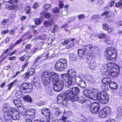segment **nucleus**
<instances>
[{
  "instance_id": "obj_52",
  "label": "nucleus",
  "mask_w": 122,
  "mask_h": 122,
  "mask_svg": "<svg viewBox=\"0 0 122 122\" xmlns=\"http://www.w3.org/2000/svg\"><path fill=\"white\" fill-rule=\"evenodd\" d=\"M106 36V34L104 33H102L99 34L98 37L102 39L105 38Z\"/></svg>"
},
{
  "instance_id": "obj_18",
  "label": "nucleus",
  "mask_w": 122,
  "mask_h": 122,
  "mask_svg": "<svg viewBox=\"0 0 122 122\" xmlns=\"http://www.w3.org/2000/svg\"><path fill=\"white\" fill-rule=\"evenodd\" d=\"M41 113L44 116L49 117L50 115V111L47 108L43 109L41 111Z\"/></svg>"
},
{
  "instance_id": "obj_22",
  "label": "nucleus",
  "mask_w": 122,
  "mask_h": 122,
  "mask_svg": "<svg viewBox=\"0 0 122 122\" xmlns=\"http://www.w3.org/2000/svg\"><path fill=\"white\" fill-rule=\"evenodd\" d=\"M100 93H99L97 94L96 95L93 94L92 97H91V99L95 100H97L99 101L100 99Z\"/></svg>"
},
{
  "instance_id": "obj_62",
  "label": "nucleus",
  "mask_w": 122,
  "mask_h": 122,
  "mask_svg": "<svg viewBox=\"0 0 122 122\" xmlns=\"http://www.w3.org/2000/svg\"><path fill=\"white\" fill-rule=\"evenodd\" d=\"M29 63V62L27 61L26 62V63L25 64L22 66V68L21 70V71H23L24 70V68L26 67Z\"/></svg>"
},
{
  "instance_id": "obj_8",
  "label": "nucleus",
  "mask_w": 122,
  "mask_h": 122,
  "mask_svg": "<svg viewBox=\"0 0 122 122\" xmlns=\"http://www.w3.org/2000/svg\"><path fill=\"white\" fill-rule=\"evenodd\" d=\"M20 114L24 116H28L29 117H30L32 118H34L35 117V111L33 109H28L24 112H21Z\"/></svg>"
},
{
  "instance_id": "obj_41",
  "label": "nucleus",
  "mask_w": 122,
  "mask_h": 122,
  "mask_svg": "<svg viewBox=\"0 0 122 122\" xmlns=\"http://www.w3.org/2000/svg\"><path fill=\"white\" fill-rule=\"evenodd\" d=\"M103 110L107 114H109L111 111V109L108 107H104Z\"/></svg>"
},
{
  "instance_id": "obj_20",
  "label": "nucleus",
  "mask_w": 122,
  "mask_h": 122,
  "mask_svg": "<svg viewBox=\"0 0 122 122\" xmlns=\"http://www.w3.org/2000/svg\"><path fill=\"white\" fill-rule=\"evenodd\" d=\"M71 90H72L75 96H76V95L80 93V90L79 88L76 87L70 88Z\"/></svg>"
},
{
  "instance_id": "obj_32",
  "label": "nucleus",
  "mask_w": 122,
  "mask_h": 122,
  "mask_svg": "<svg viewBox=\"0 0 122 122\" xmlns=\"http://www.w3.org/2000/svg\"><path fill=\"white\" fill-rule=\"evenodd\" d=\"M62 114V112L61 111H57L55 112V116L58 118H60Z\"/></svg>"
},
{
  "instance_id": "obj_19",
  "label": "nucleus",
  "mask_w": 122,
  "mask_h": 122,
  "mask_svg": "<svg viewBox=\"0 0 122 122\" xmlns=\"http://www.w3.org/2000/svg\"><path fill=\"white\" fill-rule=\"evenodd\" d=\"M104 77L102 80V82L105 84H109L111 81V78L109 76H105L104 74Z\"/></svg>"
},
{
  "instance_id": "obj_1",
  "label": "nucleus",
  "mask_w": 122,
  "mask_h": 122,
  "mask_svg": "<svg viewBox=\"0 0 122 122\" xmlns=\"http://www.w3.org/2000/svg\"><path fill=\"white\" fill-rule=\"evenodd\" d=\"M41 76L42 82L45 85H48L54 81H56V83L61 90L64 86V83L65 84V86H68L65 84V82H64V81L61 80H58L59 76L55 73L50 72L49 71H46L42 73Z\"/></svg>"
},
{
  "instance_id": "obj_15",
  "label": "nucleus",
  "mask_w": 122,
  "mask_h": 122,
  "mask_svg": "<svg viewBox=\"0 0 122 122\" xmlns=\"http://www.w3.org/2000/svg\"><path fill=\"white\" fill-rule=\"evenodd\" d=\"M63 64L59 61H57L55 64V69L57 71H61L64 70L66 67L63 66Z\"/></svg>"
},
{
  "instance_id": "obj_36",
  "label": "nucleus",
  "mask_w": 122,
  "mask_h": 122,
  "mask_svg": "<svg viewBox=\"0 0 122 122\" xmlns=\"http://www.w3.org/2000/svg\"><path fill=\"white\" fill-rule=\"evenodd\" d=\"M46 12H45H45L42 11V13L41 14V15L44 16L45 18L48 19L50 15L49 13H46Z\"/></svg>"
},
{
  "instance_id": "obj_11",
  "label": "nucleus",
  "mask_w": 122,
  "mask_h": 122,
  "mask_svg": "<svg viewBox=\"0 0 122 122\" xmlns=\"http://www.w3.org/2000/svg\"><path fill=\"white\" fill-rule=\"evenodd\" d=\"M68 74L69 75V77H68V79H67L68 81L65 80V83L66 85V82L69 81L72 79L74 77L76 76V71L73 69H71L67 71Z\"/></svg>"
},
{
  "instance_id": "obj_25",
  "label": "nucleus",
  "mask_w": 122,
  "mask_h": 122,
  "mask_svg": "<svg viewBox=\"0 0 122 122\" xmlns=\"http://www.w3.org/2000/svg\"><path fill=\"white\" fill-rule=\"evenodd\" d=\"M70 59L72 61L77 60L78 58L77 56V54L75 53H73L70 55Z\"/></svg>"
},
{
  "instance_id": "obj_35",
  "label": "nucleus",
  "mask_w": 122,
  "mask_h": 122,
  "mask_svg": "<svg viewBox=\"0 0 122 122\" xmlns=\"http://www.w3.org/2000/svg\"><path fill=\"white\" fill-rule=\"evenodd\" d=\"M10 50V49H6L4 52L1 55L0 57V59H2V60H4L5 58H6L8 56V55L5 56L6 54L8 51Z\"/></svg>"
},
{
  "instance_id": "obj_10",
  "label": "nucleus",
  "mask_w": 122,
  "mask_h": 122,
  "mask_svg": "<svg viewBox=\"0 0 122 122\" xmlns=\"http://www.w3.org/2000/svg\"><path fill=\"white\" fill-rule=\"evenodd\" d=\"M100 98L99 101L103 104H105L108 101L109 97L108 95L103 92L100 93Z\"/></svg>"
},
{
  "instance_id": "obj_13",
  "label": "nucleus",
  "mask_w": 122,
  "mask_h": 122,
  "mask_svg": "<svg viewBox=\"0 0 122 122\" xmlns=\"http://www.w3.org/2000/svg\"><path fill=\"white\" fill-rule=\"evenodd\" d=\"M116 65L113 62H108L106 65V66L107 70L109 71L116 70L117 68L118 67L116 66Z\"/></svg>"
},
{
  "instance_id": "obj_27",
  "label": "nucleus",
  "mask_w": 122,
  "mask_h": 122,
  "mask_svg": "<svg viewBox=\"0 0 122 122\" xmlns=\"http://www.w3.org/2000/svg\"><path fill=\"white\" fill-rule=\"evenodd\" d=\"M6 7L9 10H17V6L14 5H11L10 6L9 5H7Z\"/></svg>"
},
{
  "instance_id": "obj_12",
  "label": "nucleus",
  "mask_w": 122,
  "mask_h": 122,
  "mask_svg": "<svg viewBox=\"0 0 122 122\" xmlns=\"http://www.w3.org/2000/svg\"><path fill=\"white\" fill-rule=\"evenodd\" d=\"M84 48L85 51H90L93 52V53L95 54V53L96 54L97 52H96V50L98 51V48L96 47L95 48L92 45L89 44L85 45L84 46Z\"/></svg>"
},
{
  "instance_id": "obj_21",
  "label": "nucleus",
  "mask_w": 122,
  "mask_h": 122,
  "mask_svg": "<svg viewBox=\"0 0 122 122\" xmlns=\"http://www.w3.org/2000/svg\"><path fill=\"white\" fill-rule=\"evenodd\" d=\"M100 16L98 15H95L92 16L91 17V20L93 21H100Z\"/></svg>"
},
{
  "instance_id": "obj_6",
  "label": "nucleus",
  "mask_w": 122,
  "mask_h": 122,
  "mask_svg": "<svg viewBox=\"0 0 122 122\" xmlns=\"http://www.w3.org/2000/svg\"><path fill=\"white\" fill-rule=\"evenodd\" d=\"M119 72L120 71L119 68L117 67L115 70L106 71L104 73V75L105 76H109L110 78L112 77L115 78L118 76Z\"/></svg>"
},
{
  "instance_id": "obj_58",
  "label": "nucleus",
  "mask_w": 122,
  "mask_h": 122,
  "mask_svg": "<svg viewBox=\"0 0 122 122\" xmlns=\"http://www.w3.org/2000/svg\"><path fill=\"white\" fill-rule=\"evenodd\" d=\"M30 75L29 73L28 72L23 75V76L25 79H28Z\"/></svg>"
},
{
  "instance_id": "obj_31",
  "label": "nucleus",
  "mask_w": 122,
  "mask_h": 122,
  "mask_svg": "<svg viewBox=\"0 0 122 122\" xmlns=\"http://www.w3.org/2000/svg\"><path fill=\"white\" fill-rule=\"evenodd\" d=\"M58 61H59L60 63H61L62 64H63V66L64 67H66L67 66V61L64 59H61L59 60Z\"/></svg>"
},
{
  "instance_id": "obj_24",
  "label": "nucleus",
  "mask_w": 122,
  "mask_h": 122,
  "mask_svg": "<svg viewBox=\"0 0 122 122\" xmlns=\"http://www.w3.org/2000/svg\"><path fill=\"white\" fill-rule=\"evenodd\" d=\"M110 88L112 89H115L117 87V84L114 82H111L109 84Z\"/></svg>"
},
{
  "instance_id": "obj_60",
  "label": "nucleus",
  "mask_w": 122,
  "mask_h": 122,
  "mask_svg": "<svg viewBox=\"0 0 122 122\" xmlns=\"http://www.w3.org/2000/svg\"><path fill=\"white\" fill-rule=\"evenodd\" d=\"M102 88L104 91L107 90L108 89V87L107 84H105L102 86Z\"/></svg>"
},
{
  "instance_id": "obj_47",
  "label": "nucleus",
  "mask_w": 122,
  "mask_h": 122,
  "mask_svg": "<svg viewBox=\"0 0 122 122\" xmlns=\"http://www.w3.org/2000/svg\"><path fill=\"white\" fill-rule=\"evenodd\" d=\"M22 38H21L18 40L14 45L13 47H14L16 46V45H19L22 42Z\"/></svg>"
},
{
  "instance_id": "obj_64",
  "label": "nucleus",
  "mask_w": 122,
  "mask_h": 122,
  "mask_svg": "<svg viewBox=\"0 0 122 122\" xmlns=\"http://www.w3.org/2000/svg\"><path fill=\"white\" fill-rule=\"evenodd\" d=\"M8 21V19H4V20H2V24L3 25H4Z\"/></svg>"
},
{
  "instance_id": "obj_63",
  "label": "nucleus",
  "mask_w": 122,
  "mask_h": 122,
  "mask_svg": "<svg viewBox=\"0 0 122 122\" xmlns=\"http://www.w3.org/2000/svg\"><path fill=\"white\" fill-rule=\"evenodd\" d=\"M85 55V58H87L88 59L90 57V53H87V52H86Z\"/></svg>"
},
{
  "instance_id": "obj_29",
  "label": "nucleus",
  "mask_w": 122,
  "mask_h": 122,
  "mask_svg": "<svg viewBox=\"0 0 122 122\" xmlns=\"http://www.w3.org/2000/svg\"><path fill=\"white\" fill-rule=\"evenodd\" d=\"M11 119L14 120H18L20 119L19 115V114H16L14 112L12 114Z\"/></svg>"
},
{
  "instance_id": "obj_26",
  "label": "nucleus",
  "mask_w": 122,
  "mask_h": 122,
  "mask_svg": "<svg viewBox=\"0 0 122 122\" xmlns=\"http://www.w3.org/2000/svg\"><path fill=\"white\" fill-rule=\"evenodd\" d=\"M90 102H84L83 103V108L85 110H87L89 109L90 107L89 104Z\"/></svg>"
},
{
  "instance_id": "obj_14",
  "label": "nucleus",
  "mask_w": 122,
  "mask_h": 122,
  "mask_svg": "<svg viewBox=\"0 0 122 122\" xmlns=\"http://www.w3.org/2000/svg\"><path fill=\"white\" fill-rule=\"evenodd\" d=\"M75 39L73 38L71 39V40H65L64 42L62 43V45H66L70 41H71V43H70V44L69 45L66 46V48L67 49L70 48L73 46L74 45V42L73 41L75 40Z\"/></svg>"
},
{
  "instance_id": "obj_53",
  "label": "nucleus",
  "mask_w": 122,
  "mask_h": 122,
  "mask_svg": "<svg viewBox=\"0 0 122 122\" xmlns=\"http://www.w3.org/2000/svg\"><path fill=\"white\" fill-rule=\"evenodd\" d=\"M41 21L40 19L39 18H36L35 19V24L36 25H38L40 24Z\"/></svg>"
},
{
  "instance_id": "obj_3",
  "label": "nucleus",
  "mask_w": 122,
  "mask_h": 122,
  "mask_svg": "<svg viewBox=\"0 0 122 122\" xmlns=\"http://www.w3.org/2000/svg\"><path fill=\"white\" fill-rule=\"evenodd\" d=\"M3 111H4V117L5 119H8V118H11V117L14 112H15L16 110L15 108L8 109L6 106L4 105L2 107Z\"/></svg>"
},
{
  "instance_id": "obj_2",
  "label": "nucleus",
  "mask_w": 122,
  "mask_h": 122,
  "mask_svg": "<svg viewBox=\"0 0 122 122\" xmlns=\"http://www.w3.org/2000/svg\"><path fill=\"white\" fill-rule=\"evenodd\" d=\"M107 59L111 61H115L117 59V52L116 49L112 47H108L104 52Z\"/></svg>"
},
{
  "instance_id": "obj_50",
  "label": "nucleus",
  "mask_w": 122,
  "mask_h": 122,
  "mask_svg": "<svg viewBox=\"0 0 122 122\" xmlns=\"http://www.w3.org/2000/svg\"><path fill=\"white\" fill-rule=\"evenodd\" d=\"M41 56H38L35 59L34 63L33 64L35 65L37 64L38 62V60L41 58Z\"/></svg>"
},
{
  "instance_id": "obj_37",
  "label": "nucleus",
  "mask_w": 122,
  "mask_h": 122,
  "mask_svg": "<svg viewBox=\"0 0 122 122\" xmlns=\"http://www.w3.org/2000/svg\"><path fill=\"white\" fill-rule=\"evenodd\" d=\"M21 92H22L21 90L16 91L15 95L18 98H20L22 97V93Z\"/></svg>"
},
{
  "instance_id": "obj_16",
  "label": "nucleus",
  "mask_w": 122,
  "mask_h": 122,
  "mask_svg": "<svg viewBox=\"0 0 122 122\" xmlns=\"http://www.w3.org/2000/svg\"><path fill=\"white\" fill-rule=\"evenodd\" d=\"M86 52L82 49H80L78 50V55L80 59L82 60L85 58Z\"/></svg>"
},
{
  "instance_id": "obj_49",
  "label": "nucleus",
  "mask_w": 122,
  "mask_h": 122,
  "mask_svg": "<svg viewBox=\"0 0 122 122\" xmlns=\"http://www.w3.org/2000/svg\"><path fill=\"white\" fill-rule=\"evenodd\" d=\"M35 71V70L34 68H30L29 70L28 71L30 75H33Z\"/></svg>"
},
{
  "instance_id": "obj_54",
  "label": "nucleus",
  "mask_w": 122,
  "mask_h": 122,
  "mask_svg": "<svg viewBox=\"0 0 122 122\" xmlns=\"http://www.w3.org/2000/svg\"><path fill=\"white\" fill-rule=\"evenodd\" d=\"M75 20V17L72 16L68 20L67 22L69 23L71 21H74Z\"/></svg>"
},
{
  "instance_id": "obj_45",
  "label": "nucleus",
  "mask_w": 122,
  "mask_h": 122,
  "mask_svg": "<svg viewBox=\"0 0 122 122\" xmlns=\"http://www.w3.org/2000/svg\"><path fill=\"white\" fill-rule=\"evenodd\" d=\"M44 24L45 26L47 27H49L50 26L52 25V23L49 21H46L44 22Z\"/></svg>"
},
{
  "instance_id": "obj_30",
  "label": "nucleus",
  "mask_w": 122,
  "mask_h": 122,
  "mask_svg": "<svg viewBox=\"0 0 122 122\" xmlns=\"http://www.w3.org/2000/svg\"><path fill=\"white\" fill-rule=\"evenodd\" d=\"M117 114L118 118H121L122 115V108L120 107H119L117 110Z\"/></svg>"
},
{
  "instance_id": "obj_55",
  "label": "nucleus",
  "mask_w": 122,
  "mask_h": 122,
  "mask_svg": "<svg viewBox=\"0 0 122 122\" xmlns=\"http://www.w3.org/2000/svg\"><path fill=\"white\" fill-rule=\"evenodd\" d=\"M103 29L105 30H107L108 28V25L106 23H103L102 24Z\"/></svg>"
},
{
  "instance_id": "obj_51",
  "label": "nucleus",
  "mask_w": 122,
  "mask_h": 122,
  "mask_svg": "<svg viewBox=\"0 0 122 122\" xmlns=\"http://www.w3.org/2000/svg\"><path fill=\"white\" fill-rule=\"evenodd\" d=\"M17 30V28L16 27L14 28L13 29H12L10 32V34L12 35H14Z\"/></svg>"
},
{
  "instance_id": "obj_44",
  "label": "nucleus",
  "mask_w": 122,
  "mask_h": 122,
  "mask_svg": "<svg viewBox=\"0 0 122 122\" xmlns=\"http://www.w3.org/2000/svg\"><path fill=\"white\" fill-rule=\"evenodd\" d=\"M14 83L15 82H12L7 86L8 87L7 88V91H9L13 86Z\"/></svg>"
},
{
  "instance_id": "obj_46",
  "label": "nucleus",
  "mask_w": 122,
  "mask_h": 122,
  "mask_svg": "<svg viewBox=\"0 0 122 122\" xmlns=\"http://www.w3.org/2000/svg\"><path fill=\"white\" fill-rule=\"evenodd\" d=\"M34 86L37 89H40L41 88V86L39 82H37L33 83Z\"/></svg>"
},
{
  "instance_id": "obj_40",
  "label": "nucleus",
  "mask_w": 122,
  "mask_h": 122,
  "mask_svg": "<svg viewBox=\"0 0 122 122\" xmlns=\"http://www.w3.org/2000/svg\"><path fill=\"white\" fill-rule=\"evenodd\" d=\"M78 85H79L82 88H85L86 87V85L85 82L83 80Z\"/></svg>"
},
{
  "instance_id": "obj_23",
  "label": "nucleus",
  "mask_w": 122,
  "mask_h": 122,
  "mask_svg": "<svg viewBox=\"0 0 122 122\" xmlns=\"http://www.w3.org/2000/svg\"><path fill=\"white\" fill-rule=\"evenodd\" d=\"M63 115H62L61 118H60V120H61L62 121L64 122L67 120V118H68L69 115L68 113L66 112H63Z\"/></svg>"
},
{
  "instance_id": "obj_9",
  "label": "nucleus",
  "mask_w": 122,
  "mask_h": 122,
  "mask_svg": "<svg viewBox=\"0 0 122 122\" xmlns=\"http://www.w3.org/2000/svg\"><path fill=\"white\" fill-rule=\"evenodd\" d=\"M82 80V78L81 77L79 76H76L72 79L71 81L66 82V85H68V86H71L73 83H74L75 82L78 85Z\"/></svg>"
},
{
  "instance_id": "obj_59",
  "label": "nucleus",
  "mask_w": 122,
  "mask_h": 122,
  "mask_svg": "<svg viewBox=\"0 0 122 122\" xmlns=\"http://www.w3.org/2000/svg\"><path fill=\"white\" fill-rule=\"evenodd\" d=\"M115 6L117 7H122V2L120 1L116 4Z\"/></svg>"
},
{
  "instance_id": "obj_4",
  "label": "nucleus",
  "mask_w": 122,
  "mask_h": 122,
  "mask_svg": "<svg viewBox=\"0 0 122 122\" xmlns=\"http://www.w3.org/2000/svg\"><path fill=\"white\" fill-rule=\"evenodd\" d=\"M33 88L32 85L29 83H23L20 87L19 88L22 92L25 93H29L32 91Z\"/></svg>"
},
{
  "instance_id": "obj_28",
  "label": "nucleus",
  "mask_w": 122,
  "mask_h": 122,
  "mask_svg": "<svg viewBox=\"0 0 122 122\" xmlns=\"http://www.w3.org/2000/svg\"><path fill=\"white\" fill-rule=\"evenodd\" d=\"M23 99L25 101L30 103L31 102L33 101L32 98L29 95L24 96Z\"/></svg>"
},
{
  "instance_id": "obj_34",
  "label": "nucleus",
  "mask_w": 122,
  "mask_h": 122,
  "mask_svg": "<svg viewBox=\"0 0 122 122\" xmlns=\"http://www.w3.org/2000/svg\"><path fill=\"white\" fill-rule=\"evenodd\" d=\"M106 114L103 111L101 110L99 112V116L101 118H103L104 117L106 116Z\"/></svg>"
},
{
  "instance_id": "obj_57",
  "label": "nucleus",
  "mask_w": 122,
  "mask_h": 122,
  "mask_svg": "<svg viewBox=\"0 0 122 122\" xmlns=\"http://www.w3.org/2000/svg\"><path fill=\"white\" fill-rule=\"evenodd\" d=\"M85 17V15L84 14H80L78 16V19L81 20L82 19H83Z\"/></svg>"
},
{
  "instance_id": "obj_61",
  "label": "nucleus",
  "mask_w": 122,
  "mask_h": 122,
  "mask_svg": "<svg viewBox=\"0 0 122 122\" xmlns=\"http://www.w3.org/2000/svg\"><path fill=\"white\" fill-rule=\"evenodd\" d=\"M67 76V75L66 74H63L61 75V77L64 79V81H63L64 82H65V80L66 81H68L67 79H68V78L66 80V78Z\"/></svg>"
},
{
  "instance_id": "obj_42",
  "label": "nucleus",
  "mask_w": 122,
  "mask_h": 122,
  "mask_svg": "<svg viewBox=\"0 0 122 122\" xmlns=\"http://www.w3.org/2000/svg\"><path fill=\"white\" fill-rule=\"evenodd\" d=\"M34 122H50V121L46 118H43L40 120H35Z\"/></svg>"
},
{
  "instance_id": "obj_38",
  "label": "nucleus",
  "mask_w": 122,
  "mask_h": 122,
  "mask_svg": "<svg viewBox=\"0 0 122 122\" xmlns=\"http://www.w3.org/2000/svg\"><path fill=\"white\" fill-rule=\"evenodd\" d=\"M53 88L54 90L56 92H59L61 91V89H60L59 87L57 85L56 83L54 84Z\"/></svg>"
},
{
  "instance_id": "obj_39",
  "label": "nucleus",
  "mask_w": 122,
  "mask_h": 122,
  "mask_svg": "<svg viewBox=\"0 0 122 122\" xmlns=\"http://www.w3.org/2000/svg\"><path fill=\"white\" fill-rule=\"evenodd\" d=\"M41 50L39 47H36L33 49L31 50L29 53L32 54H34L36 53L38 51L40 50Z\"/></svg>"
},
{
  "instance_id": "obj_7",
  "label": "nucleus",
  "mask_w": 122,
  "mask_h": 122,
  "mask_svg": "<svg viewBox=\"0 0 122 122\" xmlns=\"http://www.w3.org/2000/svg\"><path fill=\"white\" fill-rule=\"evenodd\" d=\"M100 105L97 102H93L90 107V111L93 113L98 112L100 109Z\"/></svg>"
},
{
  "instance_id": "obj_17",
  "label": "nucleus",
  "mask_w": 122,
  "mask_h": 122,
  "mask_svg": "<svg viewBox=\"0 0 122 122\" xmlns=\"http://www.w3.org/2000/svg\"><path fill=\"white\" fill-rule=\"evenodd\" d=\"M65 95L64 94L58 96L57 97V102L58 103H63V102L65 101L66 99Z\"/></svg>"
},
{
  "instance_id": "obj_33",
  "label": "nucleus",
  "mask_w": 122,
  "mask_h": 122,
  "mask_svg": "<svg viewBox=\"0 0 122 122\" xmlns=\"http://www.w3.org/2000/svg\"><path fill=\"white\" fill-rule=\"evenodd\" d=\"M51 6V4H44L43 8V10H45V12H47V10L50 8Z\"/></svg>"
},
{
  "instance_id": "obj_43",
  "label": "nucleus",
  "mask_w": 122,
  "mask_h": 122,
  "mask_svg": "<svg viewBox=\"0 0 122 122\" xmlns=\"http://www.w3.org/2000/svg\"><path fill=\"white\" fill-rule=\"evenodd\" d=\"M91 93V91L90 90H85L83 91V93L86 96H90Z\"/></svg>"
},
{
  "instance_id": "obj_56",
  "label": "nucleus",
  "mask_w": 122,
  "mask_h": 122,
  "mask_svg": "<svg viewBox=\"0 0 122 122\" xmlns=\"http://www.w3.org/2000/svg\"><path fill=\"white\" fill-rule=\"evenodd\" d=\"M53 12L54 13H58L59 12V9L58 8L56 7L53 9Z\"/></svg>"
},
{
  "instance_id": "obj_48",
  "label": "nucleus",
  "mask_w": 122,
  "mask_h": 122,
  "mask_svg": "<svg viewBox=\"0 0 122 122\" xmlns=\"http://www.w3.org/2000/svg\"><path fill=\"white\" fill-rule=\"evenodd\" d=\"M33 83L37 82H39L40 81L38 77L37 76H35L33 79Z\"/></svg>"
},
{
  "instance_id": "obj_5",
  "label": "nucleus",
  "mask_w": 122,
  "mask_h": 122,
  "mask_svg": "<svg viewBox=\"0 0 122 122\" xmlns=\"http://www.w3.org/2000/svg\"><path fill=\"white\" fill-rule=\"evenodd\" d=\"M64 94L66 95V99L70 100L71 102H76L79 100V98L77 96H75L70 88L66 92L65 94Z\"/></svg>"
}]
</instances>
